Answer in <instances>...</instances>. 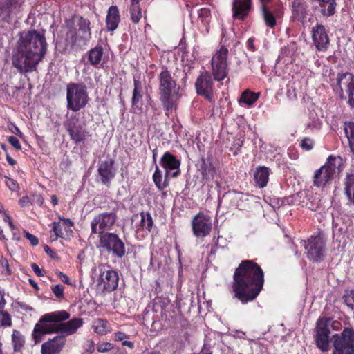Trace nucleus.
<instances>
[{"label":"nucleus","mask_w":354,"mask_h":354,"mask_svg":"<svg viewBox=\"0 0 354 354\" xmlns=\"http://www.w3.org/2000/svg\"><path fill=\"white\" fill-rule=\"evenodd\" d=\"M330 328L340 331L342 325L329 317L320 316L317 319L313 335L316 347L322 353L328 352L332 346L331 354H354V328L346 326L340 333L331 335Z\"/></svg>","instance_id":"obj_1"},{"label":"nucleus","mask_w":354,"mask_h":354,"mask_svg":"<svg viewBox=\"0 0 354 354\" xmlns=\"http://www.w3.org/2000/svg\"><path fill=\"white\" fill-rule=\"evenodd\" d=\"M264 272L253 260H243L235 269L232 283L233 298L242 304L254 301L263 290Z\"/></svg>","instance_id":"obj_2"},{"label":"nucleus","mask_w":354,"mask_h":354,"mask_svg":"<svg viewBox=\"0 0 354 354\" xmlns=\"http://www.w3.org/2000/svg\"><path fill=\"white\" fill-rule=\"evenodd\" d=\"M46 46L44 33L35 30L21 33L12 57V66L21 74L35 71L46 53Z\"/></svg>","instance_id":"obj_3"},{"label":"nucleus","mask_w":354,"mask_h":354,"mask_svg":"<svg viewBox=\"0 0 354 354\" xmlns=\"http://www.w3.org/2000/svg\"><path fill=\"white\" fill-rule=\"evenodd\" d=\"M70 314L66 310H58L42 315L35 325L32 337L35 344L42 340V337L46 334L59 333V322L69 319Z\"/></svg>","instance_id":"obj_4"},{"label":"nucleus","mask_w":354,"mask_h":354,"mask_svg":"<svg viewBox=\"0 0 354 354\" xmlns=\"http://www.w3.org/2000/svg\"><path fill=\"white\" fill-rule=\"evenodd\" d=\"M158 80L160 100L165 111V114L169 115L173 109H176L178 105V93L175 92L176 83L167 68H164L160 73Z\"/></svg>","instance_id":"obj_5"},{"label":"nucleus","mask_w":354,"mask_h":354,"mask_svg":"<svg viewBox=\"0 0 354 354\" xmlns=\"http://www.w3.org/2000/svg\"><path fill=\"white\" fill-rule=\"evenodd\" d=\"M67 107L73 111L84 108L88 102L87 88L82 83H70L66 87Z\"/></svg>","instance_id":"obj_6"},{"label":"nucleus","mask_w":354,"mask_h":354,"mask_svg":"<svg viewBox=\"0 0 354 354\" xmlns=\"http://www.w3.org/2000/svg\"><path fill=\"white\" fill-rule=\"evenodd\" d=\"M330 84L342 99L348 97V103L354 105V75L352 73H338L335 79H330Z\"/></svg>","instance_id":"obj_7"},{"label":"nucleus","mask_w":354,"mask_h":354,"mask_svg":"<svg viewBox=\"0 0 354 354\" xmlns=\"http://www.w3.org/2000/svg\"><path fill=\"white\" fill-rule=\"evenodd\" d=\"M90 21L83 17L78 18L75 27L71 28L66 35V41L72 46L82 47L91 38Z\"/></svg>","instance_id":"obj_8"},{"label":"nucleus","mask_w":354,"mask_h":354,"mask_svg":"<svg viewBox=\"0 0 354 354\" xmlns=\"http://www.w3.org/2000/svg\"><path fill=\"white\" fill-rule=\"evenodd\" d=\"M341 161L340 158L330 156L324 165L316 170L314 175V185H326L333 178V175L339 171Z\"/></svg>","instance_id":"obj_9"},{"label":"nucleus","mask_w":354,"mask_h":354,"mask_svg":"<svg viewBox=\"0 0 354 354\" xmlns=\"http://www.w3.org/2000/svg\"><path fill=\"white\" fill-rule=\"evenodd\" d=\"M228 50L221 46L212 58V71L214 78L216 81L224 80L227 75Z\"/></svg>","instance_id":"obj_10"},{"label":"nucleus","mask_w":354,"mask_h":354,"mask_svg":"<svg viewBox=\"0 0 354 354\" xmlns=\"http://www.w3.org/2000/svg\"><path fill=\"white\" fill-rule=\"evenodd\" d=\"M117 214L114 212H103L96 215L91 221V232L100 234L109 230L117 220Z\"/></svg>","instance_id":"obj_11"},{"label":"nucleus","mask_w":354,"mask_h":354,"mask_svg":"<svg viewBox=\"0 0 354 354\" xmlns=\"http://www.w3.org/2000/svg\"><path fill=\"white\" fill-rule=\"evenodd\" d=\"M64 127L68 132L71 139L75 143L84 140L87 135L86 129L80 124L79 118L75 115L67 116L64 122Z\"/></svg>","instance_id":"obj_12"},{"label":"nucleus","mask_w":354,"mask_h":354,"mask_svg":"<svg viewBox=\"0 0 354 354\" xmlns=\"http://www.w3.org/2000/svg\"><path fill=\"white\" fill-rule=\"evenodd\" d=\"M212 226V223L210 216L202 212L196 214L192 221L193 233L198 238H203L209 235Z\"/></svg>","instance_id":"obj_13"},{"label":"nucleus","mask_w":354,"mask_h":354,"mask_svg":"<svg viewBox=\"0 0 354 354\" xmlns=\"http://www.w3.org/2000/svg\"><path fill=\"white\" fill-rule=\"evenodd\" d=\"M196 93L203 95L209 100L212 98L213 81L209 72H203L197 78L195 82Z\"/></svg>","instance_id":"obj_14"},{"label":"nucleus","mask_w":354,"mask_h":354,"mask_svg":"<svg viewBox=\"0 0 354 354\" xmlns=\"http://www.w3.org/2000/svg\"><path fill=\"white\" fill-rule=\"evenodd\" d=\"M312 39L316 48L319 51H325L329 45V37L324 26L316 24L312 28Z\"/></svg>","instance_id":"obj_15"},{"label":"nucleus","mask_w":354,"mask_h":354,"mask_svg":"<svg viewBox=\"0 0 354 354\" xmlns=\"http://www.w3.org/2000/svg\"><path fill=\"white\" fill-rule=\"evenodd\" d=\"M66 343V337L63 335H58L42 344L41 354H60Z\"/></svg>","instance_id":"obj_16"},{"label":"nucleus","mask_w":354,"mask_h":354,"mask_svg":"<svg viewBox=\"0 0 354 354\" xmlns=\"http://www.w3.org/2000/svg\"><path fill=\"white\" fill-rule=\"evenodd\" d=\"M252 0H233L232 17L234 19L243 20L249 14Z\"/></svg>","instance_id":"obj_17"},{"label":"nucleus","mask_w":354,"mask_h":354,"mask_svg":"<svg viewBox=\"0 0 354 354\" xmlns=\"http://www.w3.org/2000/svg\"><path fill=\"white\" fill-rule=\"evenodd\" d=\"M100 279L104 289L109 292L114 291L118 286L119 276L117 271L109 270L100 274Z\"/></svg>","instance_id":"obj_18"},{"label":"nucleus","mask_w":354,"mask_h":354,"mask_svg":"<svg viewBox=\"0 0 354 354\" xmlns=\"http://www.w3.org/2000/svg\"><path fill=\"white\" fill-rule=\"evenodd\" d=\"M83 319L80 317L73 318L66 322H59V332L65 337L73 335L83 326Z\"/></svg>","instance_id":"obj_19"},{"label":"nucleus","mask_w":354,"mask_h":354,"mask_svg":"<svg viewBox=\"0 0 354 354\" xmlns=\"http://www.w3.org/2000/svg\"><path fill=\"white\" fill-rule=\"evenodd\" d=\"M113 165V161L112 160L104 161L99 165L97 171L101 177V181L105 185L109 184L115 176Z\"/></svg>","instance_id":"obj_20"},{"label":"nucleus","mask_w":354,"mask_h":354,"mask_svg":"<svg viewBox=\"0 0 354 354\" xmlns=\"http://www.w3.org/2000/svg\"><path fill=\"white\" fill-rule=\"evenodd\" d=\"M6 305L5 292L0 287V326L3 328L10 327L12 325L11 315L4 310Z\"/></svg>","instance_id":"obj_21"},{"label":"nucleus","mask_w":354,"mask_h":354,"mask_svg":"<svg viewBox=\"0 0 354 354\" xmlns=\"http://www.w3.org/2000/svg\"><path fill=\"white\" fill-rule=\"evenodd\" d=\"M120 21V16L117 6L109 7L106 18V28L109 31L115 30Z\"/></svg>","instance_id":"obj_22"},{"label":"nucleus","mask_w":354,"mask_h":354,"mask_svg":"<svg viewBox=\"0 0 354 354\" xmlns=\"http://www.w3.org/2000/svg\"><path fill=\"white\" fill-rule=\"evenodd\" d=\"M306 256L310 260L318 261L322 259L325 252L324 245H304Z\"/></svg>","instance_id":"obj_23"},{"label":"nucleus","mask_w":354,"mask_h":354,"mask_svg":"<svg viewBox=\"0 0 354 354\" xmlns=\"http://www.w3.org/2000/svg\"><path fill=\"white\" fill-rule=\"evenodd\" d=\"M160 164L167 172L175 169H178L180 165V162L170 152L167 151L161 158Z\"/></svg>","instance_id":"obj_24"},{"label":"nucleus","mask_w":354,"mask_h":354,"mask_svg":"<svg viewBox=\"0 0 354 354\" xmlns=\"http://www.w3.org/2000/svg\"><path fill=\"white\" fill-rule=\"evenodd\" d=\"M269 175V168L266 167H259L257 168L254 174L256 185L259 188L265 187L268 184Z\"/></svg>","instance_id":"obj_25"},{"label":"nucleus","mask_w":354,"mask_h":354,"mask_svg":"<svg viewBox=\"0 0 354 354\" xmlns=\"http://www.w3.org/2000/svg\"><path fill=\"white\" fill-rule=\"evenodd\" d=\"M307 3L306 0H292V12L295 17L304 19L307 15Z\"/></svg>","instance_id":"obj_26"},{"label":"nucleus","mask_w":354,"mask_h":354,"mask_svg":"<svg viewBox=\"0 0 354 354\" xmlns=\"http://www.w3.org/2000/svg\"><path fill=\"white\" fill-rule=\"evenodd\" d=\"M169 171L165 172L164 180H162V173L156 165V171L153 174V182L159 190H163L169 186Z\"/></svg>","instance_id":"obj_27"},{"label":"nucleus","mask_w":354,"mask_h":354,"mask_svg":"<svg viewBox=\"0 0 354 354\" xmlns=\"http://www.w3.org/2000/svg\"><path fill=\"white\" fill-rule=\"evenodd\" d=\"M92 328L94 332L100 335H104L111 332V328L106 319L97 318L95 319L92 324Z\"/></svg>","instance_id":"obj_28"},{"label":"nucleus","mask_w":354,"mask_h":354,"mask_svg":"<svg viewBox=\"0 0 354 354\" xmlns=\"http://www.w3.org/2000/svg\"><path fill=\"white\" fill-rule=\"evenodd\" d=\"M134 88L133 91V96H132V106L136 107L138 110H141L142 103V84L141 82L138 80H134L133 82Z\"/></svg>","instance_id":"obj_29"},{"label":"nucleus","mask_w":354,"mask_h":354,"mask_svg":"<svg viewBox=\"0 0 354 354\" xmlns=\"http://www.w3.org/2000/svg\"><path fill=\"white\" fill-rule=\"evenodd\" d=\"M12 344L15 353L21 352L24 344L25 337L19 330L14 329L12 334Z\"/></svg>","instance_id":"obj_30"},{"label":"nucleus","mask_w":354,"mask_h":354,"mask_svg":"<svg viewBox=\"0 0 354 354\" xmlns=\"http://www.w3.org/2000/svg\"><path fill=\"white\" fill-rule=\"evenodd\" d=\"M344 193L348 202L354 205V174L347 175L344 182Z\"/></svg>","instance_id":"obj_31"},{"label":"nucleus","mask_w":354,"mask_h":354,"mask_svg":"<svg viewBox=\"0 0 354 354\" xmlns=\"http://www.w3.org/2000/svg\"><path fill=\"white\" fill-rule=\"evenodd\" d=\"M100 243H124L119 234L104 232L99 234Z\"/></svg>","instance_id":"obj_32"},{"label":"nucleus","mask_w":354,"mask_h":354,"mask_svg":"<svg viewBox=\"0 0 354 354\" xmlns=\"http://www.w3.org/2000/svg\"><path fill=\"white\" fill-rule=\"evenodd\" d=\"M261 12L266 25L271 28L276 26V19L268 6L261 7Z\"/></svg>","instance_id":"obj_33"},{"label":"nucleus","mask_w":354,"mask_h":354,"mask_svg":"<svg viewBox=\"0 0 354 354\" xmlns=\"http://www.w3.org/2000/svg\"><path fill=\"white\" fill-rule=\"evenodd\" d=\"M259 95V93H254L245 90L241 93L239 102L240 103H244L248 106H251L258 100Z\"/></svg>","instance_id":"obj_34"},{"label":"nucleus","mask_w":354,"mask_h":354,"mask_svg":"<svg viewBox=\"0 0 354 354\" xmlns=\"http://www.w3.org/2000/svg\"><path fill=\"white\" fill-rule=\"evenodd\" d=\"M103 49L101 46L92 48L88 53V61L93 66H97L102 60Z\"/></svg>","instance_id":"obj_35"},{"label":"nucleus","mask_w":354,"mask_h":354,"mask_svg":"<svg viewBox=\"0 0 354 354\" xmlns=\"http://www.w3.org/2000/svg\"><path fill=\"white\" fill-rule=\"evenodd\" d=\"M101 246L106 248L107 252L109 254H112L113 257L117 258H121L124 256L126 250L124 245H100Z\"/></svg>","instance_id":"obj_36"},{"label":"nucleus","mask_w":354,"mask_h":354,"mask_svg":"<svg viewBox=\"0 0 354 354\" xmlns=\"http://www.w3.org/2000/svg\"><path fill=\"white\" fill-rule=\"evenodd\" d=\"M140 226L148 231H150L153 226V219L150 213L142 212L140 213Z\"/></svg>","instance_id":"obj_37"},{"label":"nucleus","mask_w":354,"mask_h":354,"mask_svg":"<svg viewBox=\"0 0 354 354\" xmlns=\"http://www.w3.org/2000/svg\"><path fill=\"white\" fill-rule=\"evenodd\" d=\"M130 15L131 19L133 23L137 24L140 21L142 17V12L139 3L131 2L130 7Z\"/></svg>","instance_id":"obj_38"},{"label":"nucleus","mask_w":354,"mask_h":354,"mask_svg":"<svg viewBox=\"0 0 354 354\" xmlns=\"http://www.w3.org/2000/svg\"><path fill=\"white\" fill-rule=\"evenodd\" d=\"M201 170L203 179H209L213 177L214 170L211 166H207L204 159H202Z\"/></svg>","instance_id":"obj_39"},{"label":"nucleus","mask_w":354,"mask_h":354,"mask_svg":"<svg viewBox=\"0 0 354 354\" xmlns=\"http://www.w3.org/2000/svg\"><path fill=\"white\" fill-rule=\"evenodd\" d=\"M53 234H51V239L52 241H55L57 239L58 237L62 238V227L63 224L60 222H53Z\"/></svg>","instance_id":"obj_40"},{"label":"nucleus","mask_w":354,"mask_h":354,"mask_svg":"<svg viewBox=\"0 0 354 354\" xmlns=\"http://www.w3.org/2000/svg\"><path fill=\"white\" fill-rule=\"evenodd\" d=\"M11 9L8 5L3 3L0 4V17L3 21H8L10 17Z\"/></svg>","instance_id":"obj_41"},{"label":"nucleus","mask_w":354,"mask_h":354,"mask_svg":"<svg viewBox=\"0 0 354 354\" xmlns=\"http://www.w3.org/2000/svg\"><path fill=\"white\" fill-rule=\"evenodd\" d=\"M51 290L59 300L63 299L64 297V288L62 285L57 284L51 286Z\"/></svg>","instance_id":"obj_42"},{"label":"nucleus","mask_w":354,"mask_h":354,"mask_svg":"<svg viewBox=\"0 0 354 354\" xmlns=\"http://www.w3.org/2000/svg\"><path fill=\"white\" fill-rule=\"evenodd\" d=\"M3 221L5 222H8V223L9 227H10V230L12 232L13 240L15 241H20L19 236L18 234H17L16 229L15 227V225H14V224H13V223L12 221V219H11L10 216L9 215L5 214L4 216H3Z\"/></svg>","instance_id":"obj_43"},{"label":"nucleus","mask_w":354,"mask_h":354,"mask_svg":"<svg viewBox=\"0 0 354 354\" xmlns=\"http://www.w3.org/2000/svg\"><path fill=\"white\" fill-rule=\"evenodd\" d=\"M211 11L209 8H203L198 11V18L203 23H209V19L210 17Z\"/></svg>","instance_id":"obj_44"},{"label":"nucleus","mask_w":354,"mask_h":354,"mask_svg":"<svg viewBox=\"0 0 354 354\" xmlns=\"http://www.w3.org/2000/svg\"><path fill=\"white\" fill-rule=\"evenodd\" d=\"M114 346L109 342H100L97 344L96 349L99 353H105L113 349Z\"/></svg>","instance_id":"obj_45"},{"label":"nucleus","mask_w":354,"mask_h":354,"mask_svg":"<svg viewBox=\"0 0 354 354\" xmlns=\"http://www.w3.org/2000/svg\"><path fill=\"white\" fill-rule=\"evenodd\" d=\"M344 132L348 140L354 138V122L345 123Z\"/></svg>","instance_id":"obj_46"},{"label":"nucleus","mask_w":354,"mask_h":354,"mask_svg":"<svg viewBox=\"0 0 354 354\" xmlns=\"http://www.w3.org/2000/svg\"><path fill=\"white\" fill-rule=\"evenodd\" d=\"M314 142L309 138H304L301 142V147L306 150H311L313 147Z\"/></svg>","instance_id":"obj_47"},{"label":"nucleus","mask_w":354,"mask_h":354,"mask_svg":"<svg viewBox=\"0 0 354 354\" xmlns=\"http://www.w3.org/2000/svg\"><path fill=\"white\" fill-rule=\"evenodd\" d=\"M8 141L16 150L19 151L21 149V145L17 138L12 136H9L8 138Z\"/></svg>","instance_id":"obj_48"},{"label":"nucleus","mask_w":354,"mask_h":354,"mask_svg":"<svg viewBox=\"0 0 354 354\" xmlns=\"http://www.w3.org/2000/svg\"><path fill=\"white\" fill-rule=\"evenodd\" d=\"M7 127L8 129V130L15 134V135H17L19 136V137H22L23 136V133L22 132L20 131V129L13 123V122H8V125H7Z\"/></svg>","instance_id":"obj_49"},{"label":"nucleus","mask_w":354,"mask_h":354,"mask_svg":"<svg viewBox=\"0 0 354 354\" xmlns=\"http://www.w3.org/2000/svg\"><path fill=\"white\" fill-rule=\"evenodd\" d=\"M6 184L11 191H17L18 189V185L17 182L10 178L6 177Z\"/></svg>","instance_id":"obj_50"},{"label":"nucleus","mask_w":354,"mask_h":354,"mask_svg":"<svg viewBox=\"0 0 354 354\" xmlns=\"http://www.w3.org/2000/svg\"><path fill=\"white\" fill-rule=\"evenodd\" d=\"M323 241H324L323 234H322L321 233L319 232L316 236H311V238L308 240V242H309L308 243L317 244V243H322Z\"/></svg>","instance_id":"obj_51"},{"label":"nucleus","mask_w":354,"mask_h":354,"mask_svg":"<svg viewBox=\"0 0 354 354\" xmlns=\"http://www.w3.org/2000/svg\"><path fill=\"white\" fill-rule=\"evenodd\" d=\"M56 274H57V276H58L60 278L61 281L63 283H64L67 285H71V282L68 277L66 274H64L61 271H57Z\"/></svg>","instance_id":"obj_52"},{"label":"nucleus","mask_w":354,"mask_h":354,"mask_svg":"<svg viewBox=\"0 0 354 354\" xmlns=\"http://www.w3.org/2000/svg\"><path fill=\"white\" fill-rule=\"evenodd\" d=\"M31 268L32 269V270L34 271L35 274L38 276V277H42L44 275V270H42L39 267V266L35 263H33L31 264Z\"/></svg>","instance_id":"obj_53"},{"label":"nucleus","mask_w":354,"mask_h":354,"mask_svg":"<svg viewBox=\"0 0 354 354\" xmlns=\"http://www.w3.org/2000/svg\"><path fill=\"white\" fill-rule=\"evenodd\" d=\"M24 233L26 238L31 243H38V242H39L38 239L35 235L29 233L28 232H26V230L24 231Z\"/></svg>","instance_id":"obj_54"},{"label":"nucleus","mask_w":354,"mask_h":354,"mask_svg":"<svg viewBox=\"0 0 354 354\" xmlns=\"http://www.w3.org/2000/svg\"><path fill=\"white\" fill-rule=\"evenodd\" d=\"M86 351L93 353L95 351V343L93 340H88L86 344Z\"/></svg>","instance_id":"obj_55"},{"label":"nucleus","mask_w":354,"mask_h":354,"mask_svg":"<svg viewBox=\"0 0 354 354\" xmlns=\"http://www.w3.org/2000/svg\"><path fill=\"white\" fill-rule=\"evenodd\" d=\"M44 250L46 252V254L52 259H56L57 257L56 252L52 249H50V248L48 247V245H45Z\"/></svg>","instance_id":"obj_56"},{"label":"nucleus","mask_w":354,"mask_h":354,"mask_svg":"<svg viewBox=\"0 0 354 354\" xmlns=\"http://www.w3.org/2000/svg\"><path fill=\"white\" fill-rule=\"evenodd\" d=\"M127 337L128 335L123 332L118 331L114 333V338L115 341H122L124 339Z\"/></svg>","instance_id":"obj_57"},{"label":"nucleus","mask_w":354,"mask_h":354,"mask_svg":"<svg viewBox=\"0 0 354 354\" xmlns=\"http://www.w3.org/2000/svg\"><path fill=\"white\" fill-rule=\"evenodd\" d=\"M19 203L21 207H26L31 204V202L28 196H24L19 199Z\"/></svg>","instance_id":"obj_58"},{"label":"nucleus","mask_w":354,"mask_h":354,"mask_svg":"<svg viewBox=\"0 0 354 354\" xmlns=\"http://www.w3.org/2000/svg\"><path fill=\"white\" fill-rule=\"evenodd\" d=\"M17 304L18 307H19L21 309L24 310L26 311L32 310V308L29 306L24 302L19 301V302H17Z\"/></svg>","instance_id":"obj_59"},{"label":"nucleus","mask_w":354,"mask_h":354,"mask_svg":"<svg viewBox=\"0 0 354 354\" xmlns=\"http://www.w3.org/2000/svg\"><path fill=\"white\" fill-rule=\"evenodd\" d=\"M4 3L8 5V7L12 10V8H17L18 0H7Z\"/></svg>","instance_id":"obj_60"},{"label":"nucleus","mask_w":354,"mask_h":354,"mask_svg":"<svg viewBox=\"0 0 354 354\" xmlns=\"http://www.w3.org/2000/svg\"><path fill=\"white\" fill-rule=\"evenodd\" d=\"M248 46L252 50V51H254L256 50L255 48V46L254 45V39L253 38H250L248 40Z\"/></svg>","instance_id":"obj_61"},{"label":"nucleus","mask_w":354,"mask_h":354,"mask_svg":"<svg viewBox=\"0 0 354 354\" xmlns=\"http://www.w3.org/2000/svg\"><path fill=\"white\" fill-rule=\"evenodd\" d=\"M122 345L124 346H127L131 349H133L134 348V344L130 341H123L122 343Z\"/></svg>","instance_id":"obj_62"},{"label":"nucleus","mask_w":354,"mask_h":354,"mask_svg":"<svg viewBox=\"0 0 354 354\" xmlns=\"http://www.w3.org/2000/svg\"><path fill=\"white\" fill-rule=\"evenodd\" d=\"M6 160L11 165H15L17 164L16 161L12 158L8 153L6 154Z\"/></svg>","instance_id":"obj_63"},{"label":"nucleus","mask_w":354,"mask_h":354,"mask_svg":"<svg viewBox=\"0 0 354 354\" xmlns=\"http://www.w3.org/2000/svg\"><path fill=\"white\" fill-rule=\"evenodd\" d=\"M28 282L30 283V285L35 290H39V286L37 285V283L32 279H28Z\"/></svg>","instance_id":"obj_64"}]
</instances>
